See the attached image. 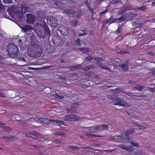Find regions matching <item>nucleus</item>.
Listing matches in <instances>:
<instances>
[{
    "instance_id": "nucleus-13",
    "label": "nucleus",
    "mask_w": 155,
    "mask_h": 155,
    "mask_svg": "<svg viewBox=\"0 0 155 155\" xmlns=\"http://www.w3.org/2000/svg\"><path fill=\"white\" fill-rule=\"evenodd\" d=\"M84 129L87 132L95 133L94 127H84Z\"/></svg>"
},
{
    "instance_id": "nucleus-46",
    "label": "nucleus",
    "mask_w": 155,
    "mask_h": 155,
    "mask_svg": "<svg viewBox=\"0 0 155 155\" xmlns=\"http://www.w3.org/2000/svg\"><path fill=\"white\" fill-rule=\"evenodd\" d=\"M2 138L7 141H9V136H5L2 137Z\"/></svg>"
},
{
    "instance_id": "nucleus-31",
    "label": "nucleus",
    "mask_w": 155,
    "mask_h": 155,
    "mask_svg": "<svg viewBox=\"0 0 155 155\" xmlns=\"http://www.w3.org/2000/svg\"><path fill=\"white\" fill-rule=\"evenodd\" d=\"M94 58L91 55H88V56L85 58V60L88 61H90L92 60Z\"/></svg>"
},
{
    "instance_id": "nucleus-1",
    "label": "nucleus",
    "mask_w": 155,
    "mask_h": 155,
    "mask_svg": "<svg viewBox=\"0 0 155 155\" xmlns=\"http://www.w3.org/2000/svg\"><path fill=\"white\" fill-rule=\"evenodd\" d=\"M7 52L8 53V55L10 58H17L19 54V51L17 46L13 44L9 45L7 50Z\"/></svg>"
},
{
    "instance_id": "nucleus-59",
    "label": "nucleus",
    "mask_w": 155,
    "mask_h": 155,
    "mask_svg": "<svg viewBox=\"0 0 155 155\" xmlns=\"http://www.w3.org/2000/svg\"><path fill=\"white\" fill-rule=\"evenodd\" d=\"M143 24L141 23H138L137 24V27L138 28H140L142 26Z\"/></svg>"
},
{
    "instance_id": "nucleus-60",
    "label": "nucleus",
    "mask_w": 155,
    "mask_h": 155,
    "mask_svg": "<svg viewBox=\"0 0 155 155\" xmlns=\"http://www.w3.org/2000/svg\"><path fill=\"white\" fill-rule=\"evenodd\" d=\"M54 1V2L53 3V4L56 5L57 6H59V4L60 3V2L56 1Z\"/></svg>"
},
{
    "instance_id": "nucleus-4",
    "label": "nucleus",
    "mask_w": 155,
    "mask_h": 155,
    "mask_svg": "<svg viewBox=\"0 0 155 155\" xmlns=\"http://www.w3.org/2000/svg\"><path fill=\"white\" fill-rule=\"evenodd\" d=\"M47 22L53 28H56L58 25L57 20L55 17L49 16L46 18Z\"/></svg>"
},
{
    "instance_id": "nucleus-10",
    "label": "nucleus",
    "mask_w": 155,
    "mask_h": 155,
    "mask_svg": "<svg viewBox=\"0 0 155 155\" xmlns=\"http://www.w3.org/2000/svg\"><path fill=\"white\" fill-rule=\"evenodd\" d=\"M22 31L26 32L27 31H30L32 30L33 28L32 27L29 25H26L23 27H20Z\"/></svg>"
},
{
    "instance_id": "nucleus-5",
    "label": "nucleus",
    "mask_w": 155,
    "mask_h": 155,
    "mask_svg": "<svg viewBox=\"0 0 155 155\" xmlns=\"http://www.w3.org/2000/svg\"><path fill=\"white\" fill-rule=\"evenodd\" d=\"M128 62L127 60L124 61H122V63H120L118 66L121 68V69L124 71L126 72L128 69L129 66Z\"/></svg>"
},
{
    "instance_id": "nucleus-45",
    "label": "nucleus",
    "mask_w": 155,
    "mask_h": 155,
    "mask_svg": "<svg viewBox=\"0 0 155 155\" xmlns=\"http://www.w3.org/2000/svg\"><path fill=\"white\" fill-rule=\"evenodd\" d=\"M147 89L148 91L152 92H155V87L153 88H151L149 87L147 88Z\"/></svg>"
},
{
    "instance_id": "nucleus-26",
    "label": "nucleus",
    "mask_w": 155,
    "mask_h": 155,
    "mask_svg": "<svg viewBox=\"0 0 155 155\" xmlns=\"http://www.w3.org/2000/svg\"><path fill=\"white\" fill-rule=\"evenodd\" d=\"M67 112L69 113H77V111L74 109H67Z\"/></svg>"
},
{
    "instance_id": "nucleus-28",
    "label": "nucleus",
    "mask_w": 155,
    "mask_h": 155,
    "mask_svg": "<svg viewBox=\"0 0 155 155\" xmlns=\"http://www.w3.org/2000/svg\"><path fill=\"white\" fill-rule=\"evenodd\" d=\"M127 84H130L132 86H133L137 84L136 82L135 81H131L129 80L127 82Z\"/></svg>"
},
{
    "instance_id": "nucleus-6",
    "label": "nucleus",
    "mask_w": 155,
    "mask_h": 155,
    "mask_svg": "<svg viewBox=\"0 0 155 155\" xmlns=\"http://www.w3.org/2000/svg\"><path fill=\"white\" fill-rule=\"evenodd\" d=\"M26 21L27 24H34L35 18L32 15L28 14L26 15Z\"/></svg>"
},
{
    "instance_id": "nucleus-24",
    "label": "nucleus",
    "mask_w": 155,
    "mask_h": 155,
    "mask_svg": "<svg viewBox=\"0 0 155 155\" xmlns=\"http://www.w3.org/2000/svg\"><path fill=\"white\" fill-rule=\"evenodd\" d=\"M132 8L131 7L129 6H124L122 8V9L124 10L125 11L130 10H131Z\"/></svg>"
},
{
    "instance_id": "nucleus-15",
    "label": "nucleus",
    "mask_w": 155,
    "mask_h": 155,
    "mask_svg": "<svg viewBox=\"0 0 155 155\" xmlns=\"http://www.w3.org/2000/svg\"><path fill=\"white\" fill-rule=\"evenodd\" d=\"M64 12L67 14L69 15H74L75 13L74 11L72 9H65L64 10Z\"/></svg>"
},
{
    "instance_id": "nucleus-22",
    "label": "nucleus",
    "mask_w": 155,
    "mask_h": 155,
    "mask_svg": "<svg viewBox=\"0 0 155 155\" xmlns=\"http://www.w3.org/2000/svg\"><path fill=\"white\" fill-rule=\"evenodd\" d=\"M70 25L72 27L76 26L78 25V21L76 20L75 21H73L70 22Z\"/></svg>"
},
{
    "instance_id": "nucleus-43",
    "label": "nucleus",
    "mask_w": 155,
    "mask_h": 155,
    "mask_svg": "<svg viewBox=\"0 0 155 155\" xmlns=\"http://www.w3.org/2000/svg\"><path fill=\"white\" fill-rule=\"evenodd\" d=\"M97 65L100 68H103L104 66H103V65L102 64V63L100 62H97Z\"/></svg>"
},
{
    "instance_id": "nucleus-34",
    "label": "nucleus",
    "mask_w": 155,
    "mask_h": 155,
    "mask_svg": "<svg viewBox=\"0 0 155 155\" xmlns=\"http://www.w3.org/2000/svg\"><path fill=\"white\" fill-rule=\"evenodd\" d=\"M137 9L140 11H143L147 9L146 5L143 6L142 7H138Z\"/></svg>"
},
{
    "instance_id": "nucleus-30",
    "label": "nucleus",
    "mask_w": 155,
    "mask_h": 155,
    "mask_svg": "<svg viewBox=\"0 0 155 155\" xmlns=\"http://www.w3.org/2000/svg\"><path fill=\"white\" fill-rule=\"evenodd\" d=\"M86 136L87 137H102V136L101 135H95V134H86Z\"/></svg>"
},
{
    "instance_id": "nucleus-36",
    "label": "nucleus",
    "mask_w": 155,
    "mask_h": 155,
    "mask_svg": "<svg viewBox=\"0 0 155 155\" xmlns=\"http://www.w3.org/2000/svg\"><path fill=\"white\" fill-rule=\"evenodd\" d=\"M93 60L97 62H100L101 61H103V59L100 58L99 57H94Z\"/></svg>"
},
{
    "instance_id": "nucleus-51",
    "label": "nucleus",
    "mask_w": 155,
    "mask_h": 155,
    "mask_svg": "<svg viewBox=\"0 0 155 155\" xmlns=\"http://www.w3.org/2000/svg\"><path fill=\"white\" fill-rule=\"evenodd\" d=\"M75 42L78 45V46H81V45L80 43V39L79 38H78L77 40L75 41Z\"/></svg>"
},
{
    "instance_id": "nucleus-44",
    "label": "nucleus",
    "mask_w": 155,
    "mask_h": 155,
    "mask_svg": "<svg viewBox=\"0 0 155 155\" xmlns=\"http://www.w3.org/2000/svg\"><path fill=\"white\" fill-rule=\"evenodd\" d=\"M68 68L71 71H74L76 69H75V68L74 66V65H72L71 66H69L68 67Z\"/></svg>"
},
{
    "instance_id": "nucleus-29",
    "label": "nucleus",
    "mask_w": 155,
    "mask_h": 155,
    "mask_svg": "<svg viewBox=\"0 0 155 155\" xmlns=\"http://www.w3.org/2000/svg\"><path fill=\"white\" fill-rule=\"evenodd\" d=\"M51 122H54L56 123L59 124L60 125H62L64 124L63 121L61 120H51Z\"/></svg>"
},
{
    "instance_id": "nucleus-17",
    "label": "nucleus",
    "mask_w": 155,
    "mask_h": 155,
    "mask_svg": "<svg viewBox=\"0 0 155 155\" xmlns=\"http://www.w3.org/2000/svg\"><path fill=\"white\" fill-rule=\"evenodd\" d=\"M127 19V17L126 15H124L117 18L118 21H119L120 22H124Z\"/></svg>"
},
{
    "instance_id": "nucleus-39",
    "label": "nucleus",
    "mask_w": 155,
    "mask_h": 155,
    "mask_svg": "<svg viewBox=\"0 0 155 155\" xmlns=\"http://www.w3.org/2000/svg\"><path fill=\"white\" fill-rule=\"evenodd\" d=\"M81 148L83 149H90L91 150H93L95 151H100V150L98 149H94L91 147H81Z\"/></svg>"
},
{
    "instance_id": "nucleus-49",
    "label": "nucleus",
    "mask_w": 155,
    "mask_h": 155,
    "mask_svg": "<svg viewBox=\"0 0 155 155\" xmlns=\"http://www.w3.org/2000/svg\"><path fill=\"white\" fill-rule=\"evenodd\" d=\"M128 53V51H127L124 50H121L119 52V53L120 54H124Z\"/></svg>"
},
{
    "instance_id": "nucleus-27",
    "label": "nucleus",
    "mask_w": 155,
    "mask_h": 155,
    "mask_svg": "<svg viewBox=\"0 0 155 155\" xmlns=\"http://www.w3.org/2000/svg\"><path fill=\"white\" fill-rule=\"evenodd\" d=\"M125 23L122 24L121 25H119L117 29L115 31L116 34L119 33L121 31L122 27L125 24Z\"/></svg>"
},
{
    "instance_id": "nucleus-21",
    "label": "nucleus",
    "mask_w": 155,
    "mask_h": 155,
    "mask_svg": "<svg viewBox=\"0 0 155 155\" xmlns=\"http://www.w3.org/2000/svg\"><path fill=\"white\" fill-rule=\"evenodd\" d=\"M94 68V65H91L88 66H87L84 68L83 70L85 71H87L88 70L93 69Z\"/></svg>"
},
{
    "instance_id": "nucleus-23",
    "label": "nucleus",
    "mask_w": 155,
    "mask_h": 155,
    "mask_svg": "<svg viewBox=\"0 0 155 155\" xmlns=\"http://www.w3.org/2000/svg\"><path fill=\"white\" fill-rule=\"evenodd\" d=\"M18 139V137L14 136H9V141H15Z\"/></svg>"
},
{
    "instance_id": "nucleus-3",
    "label": "nucleus",
    "mask_w": 155,
    "mask_h": 155,
    "mask_svg": "<svg viewBox=\"0 0 155 155\" xmlns=\"http://www.w3.org/2000/svg\"><path fill=\"white\" fill-rule=\"evenodd\" d=\"M79 119V117L74 114L66 115L63 118V120L64 121L68 122L77 121Z\"/></svg>"
},
{
    "instance_id": "nucleus-37",
    "label": "nucleus",
    "mask_w": 155,
    "mask_h": 155,
    "mask_svg": "<svg viewBox=\"0 0 155 155\" xmlns=\"http://www.w3.org/2000/svg\"><path fill=\"white\" fill-rule=\"evenodd\" d=\"M108 12V10L106 9L105 11L101 12L100 13V17L104 16L105 14Z\"/></svg>"
},
{
    "instance_id": "nucleus-48",
    "label": "nucleus",
    "mask_w": 155,
    "mask_h": 155,
    "mask_svg": "<svg viewBox=\"0 0 155 155\" xmlns=\"http://www.w3.org/2000/svg\"><path fill=\"white\" fill-rule=\"evenodd\" d=\"M38 52V55H40L41 53L42 52V50L41 48H39L37 49Z\"/></svg>"
},
{
    "instance_id": "nucleus-42",
    "label": "nucleus",
    "mask_w": 155,
    "mask_h": 155,
    "mask_svg": "<svg viewBox=\"0 0 155 155\" xmlns=\"http://www.w3.org/2000/svg\"><path fill=\"white\" fill-rule=\"evenodd\" d=\"M74 66L76 70H78L81 68V64H78L76 65H74Z\"/></svg>"
},
{
    "instance_id": "nucleus-9",
    "label": "nucleus",
    "mask_w": 155,
    "mask_h": 155,
    "mask_svg": "<svg viewBox=\"0 0 155 155\" xmlns=\"http://www.w3.org/2000/svg\"><path fill=\"white\" fill-rule=\"evenodd\" d=\"M120 104V105L124 107H128L129 105L128 103L125 100L120 98L118 97L117 101Z\"/></svg>"
},
{
    "instance_id": "nucleus-52",
    "label": "nucleus",
    "mask_w": 155,
    "mask_h": 155,
    "mask_svg": "<svg viewBox=\"0 0 155 155\" xmlns=\"http://www.w3.org/2000/svg\"><path fill=\"white\" fill-rule=\"evenodd\" d=\"M130 142L131 144L134 146L137 147L139 146V144L137 143H134L132 142Z\"/></svg>"
},
{
    "instance_id": "nucleus-58",
    "label": "nucleus",
    "mask_w": 155,
    "mask_h": 155,
    "mask_svg": "<svg viewBox=\"0 0 155 155\" xmlns=\"http://www.w3.org/2000/svg\"><path fill=\"white\" fill-rule=\"evenodd\" d=\"M114 3L115 4L121 3V1L120 0H114Z\"/></svg>"
},
{
    "instance_id": "nucleus-16",
    "label": "nucleus",
    "mask_w": 155,
    "mask_h": 155,
    "mask_svg": "<svg viewBox=\"0 0 155 155\" xmlns=\"http://www.w3.org/2000/svg\"><path fill=\"white\" fill-rule=\"evenodd\" d=\"M124 90L122 88H117L116 89L113 90L112 91L115 93H118L120 92L124 93Z\"/></svg>"
},
{
    "instance_id": "nucleus-55",
    "label": "nucleus",
    "mask_w": 155,
    "mask_h": 155,
    "mask_svg": "<svg viewBox=\"0 0 155 155\" xmlns=\"http://www.w3.org/2000/svg\"><path fill=\"white\" fill-rule=\"evenodd\" d=\"M53 142L55 143L58 144L60 143V141L58 140H53Z\"/></svg>"
},
{
    "instance_id": "nucleus-47",
    "label": "nucleus",
    "mask_w": 155,
    "mask_h": 155,
    "mask_svg": "<svg viewBox=\"0 0 155 155\" xmlns=\"http://www.w3.org/2000/svg\"><path fill=\"white\" fill-rule=\"evenodd\" d=\"M4 2L6 4L11 3L12 2L11 0H3Z\"/></svg>"
},
{
    "instance_id": "nucleus-40",
    "label": "nucleus",
    "mask_w": 155,
    "mask_h": 155,
    "mask_svg": "<svg viewBox=\"0 0 155 155\" xmlns=\"http://www.w3.org/2000/svg\"><path fill=\"white\" fill-rule=\"evenodd\" d=\"M118 97H117L114 95H112L111 100L115 102H117Z\"/></svg>"
},
{
    "instance_id": "nucleus-14",
    "label": "nucleus",
    "mask_w": 155,
    "mask_h": 155,
    "mask_svg": "<svg viewBox=\"0 0 155 155\" xmlns=\"http://www.w3.org/2000/svg\"><path fill=\"white\" fill-rule=\"evenodd\" d=\"M111 20V17H110L108 19H104L102 22V23L104 26L105 25L107 24H108L109 25H110L112 23Z\"/></svg>"
},
{
    "instance_id": "nucleus-56",
    "label": "nucleus",
    "mask_w": 155,
    "mask_h": 155,
    "mask_svg": "<svg viewBox=\"0 0 155 155\" xmlns=\"http://www.w3.org/2000/svg\"><path fill=\"white\" fill-rule=\"evenodd\" d=\"M29 134H29V133H28V134H26L25 136H26L27 137H31V138H32L34 139H37V138L31 136L30 135H29Z\"/></svg>"
},
{
    "instance_id": "nucleus-8",
    "label": "nucleus",
    "mask_w": 155,
    "mask_h": 155,
    "mask_svg": "<svg viewBox=\"0 0 155 155\" xmlns=\"http://www.w3.org/2000/svg\"><path fill=\"white\" fill-rule=\"evenodd\" d=\"M43 25H42L41 24L39 23H36L34 25V29L37 34L38 33L39 31L43 29Z\"/></svg>"
},
{
    "instance_id": "nucleus-32",
    "label": "nucleus",
    "mask_w": 155,
    "mask_h": 155,
    "mask_svg": "<svg viewBox=\"0 0 155 155\" xmlns=\"http://www.w3.org/2000/svg\"><path fill=\"white\" fill-rule=\"evenodd\" d=\"M65 134L64 133L61 132H56L54 133V134L57 135H59L63 136L65 135Z\"/></svg>"
},
{
    "instance_id": "nucleus-20",
    "label": "nucleus",
    "mask_w": 155,
    "mask_h": 155,
    "mask_svg": "<svg viewBox=\"0 0 155 155\" xmlns=\"http://www.w3.org/2000/svg\"><path fill=\"white\" fill-rule=\"evenodd\" d=\"M119 147L120 148L124 150L129 151L130 150V148L127 146H126L123 144H120Z\"/></svg>"
},
{
    "instance_id": "nucleus-19",
    "label": "nucleus",
    "mask_w": 155,
    "mask_h": 155,
    "mask_svg": "<svg viewBox=\"0 0 155 155\" xmlns=\"http://www.w3.org/2000/svg\"><path fill=\"white\" fill-rule=\"evenodd\" d=\"M79 50L80 51H81L83 53H86L90 51V49L88 48H80Z\"/></svg>"
},
{
    "instance_id": "nucleus-11",
    "label": "nucleus",
    "mask_w": 155,
    "mask_h": 155,
    "mask_svg": "<svg viewBox=\"0 0 155 155\" xmlns=\"http://www.w3.org/2000/svg\"><path fill=\"white\" fill-rule=\"evenodd\" d=\"M21 11L22 12H29L30 11V8L27 6L25 4H23L21 5Z\"/></svg>"
},
{
    "instance_id": "nucleus-57",
    "label": "nucleus",
    "mask_w": 155,
    "mask_h": 155,
    "mask_svg": "<svg viewBox=\"0 0 155 155\" xmlns=\"http://www.w3.org/2000/svg\"><path fill=\"white\" fill-rule=\"evenodd\" d=\"M109 139L110 140L112 141H116V140L115 138L113 137H110Z\"/></svg>"
},
{
    "instance_id": "nucleus-33",
    "label": "nucleus",
    "mask_w": 155,
    "mask_h": 155,
    "mask_svg": "<svg viewBox=\"0 0 155 155\" xmlns=\"http://www.w3.org/2000/svg\"><path fill=\"white\" fill-rule=\"evenodd\" d=\"M40 119L41 121L43 122L44 123H46V122L48 123V122H47L48 121H50L51 122V120L50 119H47L46 118H40Z\"/></svg>"
},
{
    "instance_id": "nucleus-38",
    "label": "nucleus",
    "mask_w": 155,
    "mask_h": 155,
    "mask_svg": "<svg viewBox=\"0 0 155 155\" xmlns=\"http://www.w3.org/2000/svg\"><path fill=\"white\" fill-rule=\"evenodd\" d=\"M79 104L77 102H74L72 106V107H73L74 108H76L79 107Z\"/></svg>"
},
{
    "instance_id": "nucleus-41",
    "label": "nucleus",
    "mask_w": 155,
    "mask_h": 155,
    "mask_svg": "<svg viewBox=\"0 0 155 155\" xmlns=\"http://www.w3.org/2000/svg\"><path fill=\"white\" fill-rule=\"evenodd\" d=\"M124 93L126 94L127 95L129 96L132 97L134 96H135L134 95L133 93L131 92H125L124 91Z\"/></svg>"
},
{
    "instance_id": "nucleus-54",
    "label": "nucleus",
    "mask_w": 155,
    "mask_h": 155,
    "mask_svg": "<svg viewBox=\"0 0 155 155\" xmlns=\"http://www.w3.org/2000/svg\"><path fill=\"white\" fill-rule=\"evenodd\" d=\"M57 97L59 99H61L64 98V97L63 96H60L58 94L56 95Z\"/></svg>"
},
{
    "instance_id": "nucleus-63",
    "label": "nucleus",
    "mask_w": 155,
    "mask_h": 155,
    "mask_svg": "<svg viewBox=\"0 0 155 155\" xmlns=\"http://www.w3.org/2000/svg\"><path fill=\"white\" fill-rule=\"evenodd\" d=\"M5 94L3 92H0V97H6V96H4Z\"/></svg>"
},
{
    "instance_id": "nucleus-50",
    "label": "nucleus",
    "mask_w": 155,
    "mask_h": 155,
    "mask_svg": "<svg viewBox=\"0 0 155 155\" xmlns=\"http://www.w3.org/2000/svg\"><path fill=\"white\" fill-rule=\"evenodd\" d=\"M67 148L71 150H75V147L71 146H68Z\"/></svg>"
},
{
    "instance_id": "nucleus-35",
    "label": "nucleus",
    "mask_w": 155,
    "mask_h": 155,
    "mask_svg": "<svg viewBox=\"0 0 155 155\" xmlns=\"http://www.w3.org/2000/svg\"><path fill=\"white\" fill-rule=\"evenodd\" d=\"M143 153L142 150H136L134 152V153L135 155H142Z\"/></svg>"
},
{
    "instance_id": "nucleus-25",
    "label": "nucleus",
    "mask_w": 155,
    "mask_h": 155,
    "mask_svg": "<svg viewBox=\"0 0 155 155\" xmlns=\"http://www.w3.org/2000/svg\"><path fill=\"white\" fill-rule=\"evenodd\" d=\"M29 134H31L32 135L35 136V137H34L36 138L37 137H38L39 135V134L38 132H36L35 131H32L30 132L29 133Z\"/></svg>"
},
{
    "instance_id": "nucleus-12",
    "label": "nucleus",
    "mask_w": 155,
    "mask_h": 155,
    "mask_svg": "<svg viewBox=\"0 0 155 155\" xmlns=\"http://www.w3.org/2000/svg\"><path fill=\"white\" fill-rule=\"evenodd\" d=\"M135 129L131 128L129 129L125 132L124 135L125 136L127 137L128 136L130 135L135 132Z\"/></svg>"
},
{
    "instance_id": "nucleus-7",
    "label": "nucleus",
    "mask_w": 155,
    "mask_h": 155,
    "mask_svg": "<svg viewBox=\"0 0 155 155\" xmlns=\"http://www.w3.org/2000/svg\"><path fill=\"white\" fill-rule=\"evenodd\" d=\"M95 133L96 131H101L103 130H106L108 129L107 124H103L94 127Z\"/></svg>"
},
{
    "instance_id": "nucleus-64",
    "label": "nucleus",
    "mask_w": 155,
    "mask_h": 155,
    "mask_svg": "<svg viewBox=\"0 0 155 155\" xmlns=\"http://www.w3.org/2000/svg\"><path fill=\"white\" fill-rule=\"evenodd\" d=\"M81 31H82L83 32V34L84 35H87V31L85 30H81Z\"/></svg>"
},
{
    "instance_id": "nucleus-62",
    "label": "nucleus",
    "mask_w": 155,
    "mask_h": 155,
    "mask_svg": "<svg viewBox=\"0 0 155 155\" xmlns=\"http://www.w3.org/2000/svg\"><path fill=\"white\" fill-rule=\"evenodd\" d=\"M112 19V23H114V22H117V21H118L117 18H114V19L113 17H111Z\"/></svg>"
},
{
    "instance_id": "nucleus-61",
    "label": "nucleus",
    "mask_w": 155,
    "mask_h": 155,
    "mask_svg": "<svg viewBox=\"0 0 155 155\" xmlns=\"http://www.w3.org/2000/svg\"><path fill=\"white\" fill-rule=\"evenodd\" d=\"M104 151L106 152H107L108 153H111L113 152V151H114V150L112 149V150H104Z\"/></svg>"
},
{
    "instance_id": "nucleus-18",
    "label": "nucleus",
    "mask_w": 155,
    "mask_h": 155,
    "mask_svg": "<svg viewBox=\"0 0 155 155\" xmlns=\"http://www.w3.org/2000/svg\"><path fill=\"white\" fill-rule=\"evenodd\" d=\"M144 88V87L143 86L140 85L139 84L134 86V89H136V90H138L139 91H141Z\"/></svg>"
},
{
    "instance_id": "nucleus-2",
    "label": "nucleus",
    "mask_w": 155,
    "mask_h": 155,
    "mask_svg": "<svg viewBox=\"0 0 155 155\" xmlns=\"http://www.w3.org/2000/svg\"><path fill=\"white\" fill-rule=\"evenodd\" d=\"M44 28L37 33L38 36L40 38H43L46 36V34L48 37H49L51 35L49 28L46 22L43 23Z\"/></svg>"
},
{
    "instance_id": "nucleus-53",
    "label": "nucleus",
    "mask_w": 155,
    "mask_h": 155,
    "mask_svg": "<svg viewBox=\"0 0 155 155\" xmlns=\"http://www.w3.org/2000/svg\"><path fill=\"white\" fill-rule=\"evenodd\" d=\"M135 97H142L143 98H146V97H147L146 96L144 95H136L135 96Z\"/></svg>"
}]
</instances>
